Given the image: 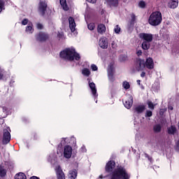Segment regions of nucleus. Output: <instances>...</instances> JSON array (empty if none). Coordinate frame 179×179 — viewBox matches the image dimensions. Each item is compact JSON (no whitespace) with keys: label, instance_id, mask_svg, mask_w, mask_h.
<instances>
[{"label":"nucleus","instance_id":"27","mask_svg":"<svg viewBox=\"0 0 179 179\" xmlns=\"http://www.w3.org/2000/svg\"><path fill=\"white\" fill-rule=\"evenodd\" d=\"M15 179H27V178L24 173L20 172L15 176Z\"/></svg>","mask_w":179,"mask_h":179},{"label":"nucleus","instance_id":"9","mask_svg":"<svg viewBox=\"0 0 179 179\" xmlns=\"http://www.w3.org/2000/svg\"><path fill=\"white\" fill-rule=\"evenodd\" d=\"M114 65H109L108 67V78L110 82H114V80H115V77H114Z\"/></svg>","mask_w":179,"mask_h":179},{"label":"nucleus","instance_id":"33","mask_svg":"<svg viewBox=\"0 0 179 179\" xmlns=\"http://www.w3.org/2000/svg\"><path fill=\"white\" fill-rule=\"evenodd\" d=\"M123 87L126 89V90H128V89L131 87V85H129V83H128L127 81H124L123 82Z\"/></svg>","mask_w":179,"mask_h":179},{"label":"nucleus","instance_id":"28","mask_svg":"<svg viewBox=\"0 0 179 179\" xmlns=\"http://www.w3.org/2000/svg\"><path fill=\"white\" fill-rule=\"evenodd\" d=\"M147 104L150 110H155V107H156V105H157L156 103L154 104L153 102H152V101L150 100L147 101Z\"/></svg>","mask_w":179,"mask_h":179},{"label":"nucleus","instance_id":"35","mask_svg":"<svg viewBox=\"0 0 179 179\" xmlns=\"http://www.w3.org/2000/svg\"><path fill=\"white\" fill-rule=\"evenodd\" d=\"M144 156L146 159H148L149 160V162L150 163H153V158H152V157H150L148 153H144Z\"/></svg>","mask_w":179,"mask_h":179},{"label":"nucleus","instance_id":"14","mask_svg":"<svg viewBox=\"0 0 179 179\" xmlns=\"http://www.w3.org/2000/svg\"><path fill=\"white\" fill-rule=\"evenodd\" d=\"M69 23L71 31V33H73L75 30H76V23L75 22V19H73V17H69Z\"/></svg>","mask_w":179,"mask_h":179},{"label":"nucleus","instance_id":"48","mask_svg":"<svg viewBox=\"0 0 179 179\" xmlns=\"http://www.w3.org/2000/svg\"><path fill=\"white\" fill-rule=\"evenodd\" d=\"M29 179H40V178H38L37 176H32Z\"/></svg>","mask_w":179,"mask_h":179},{"label":"nucleus","instance_id":"24","mask_svg":"<svg viewBox=\"0 0 179 179\" xmlns=\"http://www.w3.org/2000/svg\"><path fill=\"white\" fill-rule=\"evenodd\" d=\"M150 43L151 42H148V41H143V43H142V45H141V47H142L143 50H149V48H150Z\"/></svg>","mask_w":179,"mask_h":179},{"label":"nucleus","instance_id":"15","mask_svg":"<svg viewBox=\"0 0 179 179\" xmlns=\"http://www.w3.org/2000/svg\"><path fill=\"white\" fill-rule=\"evenodd\" d=\"M132 104H134V98L132 96H130L129 98L124 103V106L126 108L129 110V108L132 107Z\"/></svg>","mask_w":179,"mask_h":179},{"label":"nucleus","instance_id":"58","mask_svg":"<svg viewBox=\"0 0 179 179\" xmlns=\"http://www.w3.org/2000/svg\"><path fill=\"white\" fill-rule=\"evenodd\" d=\"M87 2H89V0H87Z\"/></svg>","mask_w":179,"mask_h":179},{"label":"nucleus","instance_id":"55","mask_svg":"<svg viewBox=\"0 0 179 179\" xmlns=\"http://www.w3.org/2000/svg\"><path fill=\"white\" fill-rule=\"evenodd\" d=\"M64 142H65V141H66V138H64Z\"/></svg>","mask_w":179,"mask_h":179},{"label":"nucleus","instance_id":"6","mask_svg":"<svg viewBox=\"0 0 179 179\" xmlns=\"http://www.w3.org/2000/svg\"><path fill=\"white\" fill-rule=\"evenodd\" d=\"M47 2L45 1H41L38 4V10L41 16H45L47 12Z\"/></svg>","mask_w":179,"mask_h":179},{"label":"nucleus","instance_id":"13","mask_svg":"<svg viewBox=\"0 0 179 179\" xmlns=\"http://www.w3.org/2000/svg\"><path fill=\"white\" fill-rule=\"evenodd\" d=\"M99 45L101 48H103V50L107 49L108 48V41H107V38H101L99 42Z\"/></svg>","mask_w":179,"mask_h":179},{"label":"nucleus","instance_id":"36","mask_svg":"<svg viewBox=\"0 0 179 179\" xmlns=\"http://www.w3.org/2000/svg\"><path fill=\"white\" fill-rule=\"evenodd\" d=\"M120 31H121V27H120L119 25H116L115 27V33H116V34H120Z\"/></svg>","mask_w":179,"mask_h":179},{"label":"nucleus","instance_id":"49","mask_svg":"<svg viewBox=\"0 0 179 179\" xmlns=\"http://www.w3.org/2000/svg\"><path fill=\"white\" fill-rule=\"evenodd\" d=\"M38 137V136L37 135V134H34V139H37V138Z\"/></svg>","mask_w":179,"mask_h":179},{"label":"nucleus","instance_id":"29","mask_svg":"<svg viewBox=\"0 0 179 179\" xmlns=\"http://www.w3.org/2000/svg\"><path fill=\"white\" fill-rule=\"evenodd\" d=\"M131 17V19L129 22V26H134L135 20H136V16H135V14H132Z\"/></svg>","mask_w":179,"mask_h":179},{"label":"nucleus","instance_id":"46","mask_svg":"<svg viewBox=\"0 0 179 179\" xmlns=\"http://www.w3.org/2000/svg\"><path fill=\"white\" fill-rule=\"evenodd\" d=\"M107 177H108V176H103V175H101L99 176V178L103 179V178H107Z\"/></svg>","mask_w":179,"mask_h":179},{"label":"nucleus","instance_id":"52","mask_svg":"<svg viewBox=\"0 0 179 179\" xmlns=\"http://www.w3.org/2000/svg\"><path fill=\"white\" fill-rule=\"evenodd\" d=\"M137 85L141 86V80H137Z\"/></svg>","mask_w":179,"mask_h":179},{"label":"nucleus","instance_id":"5","mask_svg":"<svg viewBox=\"0 0 179 179\" xmlns=\"http://www.w3.org/2000/svg\"><path fill=\"white\" fill-rule=\"evenodd\" d=\"M36 40L40 43H45V41L50 40V35L45 32L40 31L36 35Z\"/></svg>","mask_w":179,"mask_h":179},{"label":"nucleus","instance_id":"51","mask_svg":"<svg viewBox=\"0 0 179 179\" xmlns=\"http://www.w3.org/2000/svg\"><path fill=\"white\" fill-rule=\"evenodd\" d=\"M120 58H122V61H125V57L124 56H120Z\"/></svg>","mask_w":179,"mask_h":179},{"label":"nucleus","instance_id":"10","mask_svg":"<svg viewBox=\"0 0 179 179\" xmlns=\"http://www.w3.org/2000/svg\"><path fill=\"white\" fill-rule=\"evenodd\" d=\"M145 68L147 69H155V62H153V59L152 57H148L144 61Z\"/></svg>","mask_w":179,"mask_h":179},{"label":"nucleus","instance_id":"3","mask_svg":"<svg viewBox=\"0 0 179 179\" xmlns=\"http://www.w3.org/2000/svg\"><path fill=\"white\" fill-rule=\"evenodd\" d=\"M163 21V17L160 11H154L148 18V23L150 26H159Z\"/></svg>","mask_w":179,"mask_h":179},{"label":"nucleus","instance_id":"43","mask_svg":"<svg viewBox=\"0 0 179 179\" xmlns=\"http://www.w3.org/2000/svg\"><path fill=\"white\" fill-rule=\"evenodd\" d=\"M90 3H96V2H97V0H89V1Z\"/></svg>","mask_w":179,"mask_h":179},{"label":"nucleus","instance_id":"17","mask_svg":"<svg viewBox=\"0 0 179 179\" xmlns=\"http://www.w3.org/2000/svg\"><path fill=\"white\" fill-rule=\"evenodd\" d=\"M145 110H146L145 105H139L134 108V112L136 113V114H142Z\"/></svg>","mask_w":179,"mask_h":179},{"label":"nucleus","instance_id":"45","mask_svg":"<svg viewBox=\"0 0 179 179\" xmlns=\"http://www.w3.org/2000/svg\"><path fill=\"white\" fill-rule=\"evenodd\" d=\"M146 75V73L145 71H143L141 73V78H143L144 76H145Z\"/></svg>","mask_w":179,"mask_h":179},{"label":"nucleus","instance_id":"56","mask_svg":"<svg viewBox=\"0 0 179 179\" xmlns=\"http://www.w3.org/2000/svg\"><path fill=\"white\" fill-rule=\"evenodd\" d=\"M0 72H2V69H1V68H0Z\"/></svg>","mask_w":179,"mask_h":179},{"label":"nucleus","instance_id":"25","mask_svg":"<svg viewBox=\"0 0 179 179\" xmlns=\"http://www.w3.org/2000/svg\"><path fill=\"white\" fill-rule=\"evenodd\" d=\"M7 171L5 169V166L0 164V177H5L6 176Z\"/></svg>","mask_w":179,"mask_h":179},{"label":"nucleus","instance_id":"19","mask_svg":"<svg viewBox=\"0 0 179 179\" xmlns=\"http://www.w3.org/2000/svg\"><path fill=\"white\" fill-rule=\"evenodd\" d=\"M89 86L91 89V92H92L93 96H94V97H96V96H98V94H97V90L96 89V84H94V83H90L89 84Z\"/></svg>","mask_w":179,"mask_h":179},{"label":"nucleus","instance_id":"26","mask_svg":"<svg viewBox=\"0 0 179 179\" xmlns=\"http://www.w3.org/2000/svg\"><path fill=\"white\" fill-rule=\"evenodd\" d=\"M153 131L155 134H159V132H162V125L159 124H155L153 127Z\"/></svg>","mask_w":179,"mask_h":179},{"label":"nucleus","instance_id":"50","mask_svg":"<svg viewBox=\"0 0 179 179\" xmlns=\"http://www.w3.org/2000/svg\"><path fill=\"white\" fill-rule=\"evenodd\" d=\"M176 148L177 149H178L179 150V140L178 141L177 143H176Z\"/></svg>","mask_w":179,"mask_h":179},{"label":"nucleus","instance_id":"11","mask_svg":"<svg viewBox=\"0 0 179 179\" xmlns=\"http://www.w3.org/2000/svg\"><path fill=\"white\" fill-rule=\"evenodd\" d=\"M64 156L66 159H71V157L72 156V147L70 145L64 146Z\"/></svg>","mask_w":179,"mask_h":179},{"label":"nucleus","instance_id":"38","mask_svg":"<svg viewBox=\"0 0 179 179\" xmlns=\"http://www.w3.org/2000/svg\"><path fill=\"white\" fill-rule=\"evenodd\" d=\"M87 27H88L89 30H94V27H95L94 23L88 24Z\"/></svg>","mask_w":179,"mask_h":179},{"label":"nucleus","instance_id":"8","mask_svg":"<svg viewBox=\"0 0 179 179\" xmlns=\"http://www.w3.org/2000/svg\"><path fill=\"white\" fill-rule=\"evenodd\" d=\"M139 38L142 40L143 41H147L152 43L153 41V34H148V33H140L139 35Z\"/></svg>","mask_w":179,"mask_h":179},{"label":"nucleus","instance_id":"31","mask_svg":"<svg viewBox=\"0 0 179 179\" xmlns=\"http://www.w3.org/2000/svg\"><path fill=\"white\" fill-rule=\"evenodd\" d=\"M138 6L142 9H145V8H146V3L144 1H140L138 3Z\"/></svg>","mask_w":179,"mask_h":179},{"label":"nucleus","instance_id":"40","mask_svg":"<svg viewBox=\"0 0 179 179\" xmlns=\"http://www.w3.org/2000/svg\"><path fill=\"white\" fill-rule=\"evenodd\" d=\"M91 69H92V71H97V69H99V68H97V66H96V64H92Z\"/></svg>","mask_w":179,"mask_h":179},{"label":"nucleus","instance_id":"18","mask_svg":"<svg viewBox=\"0 0 179 179\" xmlns=\"http://www.w3.org/2000/svg\"><path fill=\"white\" fill-rule=\"evenodd\" d=\"M106 30H107V29L106 28V25H104L103 24H98L97 31L98 33H99V34H104V33H106Z\"/></svg>","mask_w":179,"mask_h":179},{"label":"nucleus","instance_id":"59","mask_svg":"<svg viewBox=\"0 0 179 179\" xmlns=\"http://www.w3.org/2000/svg\"><path fill=\"white\" fill-rule=\"evenodd\" d=\"M0 145H1V141H0Z\"/></svg>","mask_w":179,"mask_h":179},{"label":"nucleus","instance_id":"20","mask_svg":"<svg viewBox=\"0 0 179 179\" xmlns=\"http://www.w3.org/2000/svg\"><path fill=\"white\" fill-rule=\"evenodd\" d=\"M78 177V171L76 169H73L69 171V179H76Z\"/></svg>","mask_w":179,"mask_h":179},{"label":"nucleus","instance_id":"34","mask_svg":"<svg viewBox=\"0 0 179 179\" xmlns=\"http://www.w3.org/2000/svg\"><path fill=\"white\" fill-rule=\"evenodd\" d=\"M5 6V1L3 0H0V13L2 12L3 7Z\"/></svg>","mask_w":179,"mask_h":179},{"label":"nucleus","instance_id":"23","mask_svg":"<svg viewBox=\"0 0 179 179\" xmlns=\"http://www.w3.org/2000/svg\"><path fill=\"white\" fill-rule=\"evenodd\" d=\"M168 134L169 135H174L177 132V128L174 125H171L170 127H168Z\"/></svg>","mask_w":179,"mask_h":179},{"label":"nucleus","instance_id":"30","mask_svg":"<svg viewBox=\"0 0 179 179\" xmlns=\"http://www.w3.org/2000/svg\"><path fill=\"white\" fill-rule=\"evenodd\" d=\"M82 73L83 75H84V76H90V70H89V69H84L82 71Z\"/></svg>","mask_w":179,"mask_h":179},{"label":"nucleus","instance_id":"21","mask_svg":"<svg viewBox=\"0 0 179 179\" xmlns=\"http://www.w3.org/2000/svg\"><path fill=\"white\" fill-rule=\"evenodd\" d=\"M106 2L109 5V6H113V8H117L119 3L118 0H106Z\"/></svg>","mask_w":179,"mask_h":179},{"label":"nucleus","instance_id":"32","mask_svg":"<svg viewBox=\"0 0 179 179\" xmlns=\"http://www.w3.org/2000/svg\"><path fill=\"white\" fill-rule=\"evenodd\" d=\"M152 115H153V112H152V110H146L145 115V118L150 117H152Z\"/></svg>","mask_w":179,"mask_h":179},{"label":"nucleus","instance_id":"4","mask_svg":"<svg viewBox=\"0 0 179 179\" xmlns=\"http://www.w3.org/2000/svg\"><path fill=\"white\" fill-rule=\"evenodd\" d=\"M10 142V128L4 129L3 130L2 144L8 145Z\"/></svg>","mask_w":179,"mask_h":179},{"label":"nucleus","instance_id":"47","mask_svg":"<svg viewBox=\"0 0 179 179\" xmlns=\"http://www.w3.org/2000/svg\"><path fill=\"white\" fill-rule=\"evenodd\" d=\"M3 78V74L2 72H0V80H2Z\"/></svg>","mask_w":179,"mask_h":179},{"label":"nucleus","instance_id":"12","mask_svg":"<svg viewBox=\"0 0 179 179\" xmlns=\"http://www.w3.org/2000/svg\"><path fill=\"white\" fill-rule=\"evenodd\" d=\"M56 176L57 179H65V173L62 171L61 166H58L55 169Z\"/></svg>","mask_w":179,"mask_h":179},{"label":"nucleus","instance_id":"42","mask_svg":"<svg viewBox=\"0 0 179 179\" xmlns=\"http://www.w3.org/2000/svg\"><path fill=\"white\" fill-rule=\"evenodd\" d=\"M136 55L137 57H141V55H142V50H139L136 51Z\"/></svg>","mask_w":179,"mask_h":179},{"label":"nucleus","instance_id":"54","mask_svg":"<svg viewBox=\"0 0 179 179\" xmlns=\"http://www.w3.org/2000/svg\"><path fill=\"white\" fill-rule=\"evenodd\" d=\"M169 108V110H173V106H171Z\"/></svg>","mask_w":179,"mask_h":179},{"label":"nucleus","instance_id":"16","mask_svg":"<svg viewBox=\"0 0 179 179\" xmlns=\"http://www.w3.org/2000/svg\"><path fill=\"white\" fill-rule=\"evenodd\" d=\"M178 6V0H170L168 2V8L170 9H176Z\"/></svg>","mask_w":179,"mask_h":179},{"label":"nucleus","instance_id":"1","mask_svg":"<svg viewBox=\"0 0 179 179\" xmlns=\"http://www.w3.org/2000/svg\"><path fill=\"white\" fill-rule=\"evenodd\" d=\"M106 173H110V179H130L127 168L122 165H118L115 168V161H108L105 166Z\"/></svg>","mask_w":179,"mask_h":179},{"label":"nucleus","instance_id":"22","mask_svg":"<svg viewBox=\"0 0 179 179\" xmlns=\"http://www.w3.org/2000/svg\"><path fill=\"white\" fill-rule=\"evenodd\" d=\"M59 2L64 10H69V6H68V4L66 3V0H60Z\"/></svg>","mask_w":179,"mask_h":179},{"label":"nucleus","instance_id":"39","mask_svg":"<svg viewBox=\"0 0 179 179\" xmlns=\"http://www.w3.org/2000/svg\"><path fill=\"white\" fill-rule=\"evenodd\" d=\"M27 23H29V20L27 18H25L22 21V24L23 26H26V24H27Z\"/></svg>","mask_w":179,"mask_h":179},{"label":"nucleus","instance_id":"7","mask_svg":"<svg viewBox=\"0 0 179 179\" xmlns=\"http://www.w3.org/2000/svg\"><path fill=\"white\" fill-rule=\"evenodd\" d=\"M135 68L138 72L143 71V69H145V59L136 58L135 62Z\"/></svg>","mask_w":179,"mask_h":179},{"label":"nucleus","instance_id":"57","mask_svg":"<svg viewBox=\"0 0 179 179\" xmlns=\"http://www.w3.org/2000/svg\"><path fill=\"white\" fill-rule=\"evenodd\" d=\"M162 113H163V112H160V114L162 115Z\"/></svg>","mask_w":179,"mask_h":179},{"label":"nucleus","instance_id":"44","mask_svg":"<svg viewBox=\"0 0 179 179\" xmlns=\"http://www.w3.org/2000/svg\"><path fill=\"white\" fill-rule=\"evenodd\" d=\"M111 47H112V48H115V47H117V45H115V43L113 42L111 43Z\"/></svg>","mask_w":179,"mask_h":179},{"label":"nucleus","instance_id":"2","mask_svg":"<svg viewBox=\"0 0 179 179\" xmlns=\"http://www.w3.org/2000/svg\"><path fill=\"white\" fill-rule=\"evenodd\" d=\"M59 57L62 59H66L67 61H79L80 59V55L76 52L74 48H66L64 50L59 52Z\"/></svg>","mask_w":179,"mask_h":179},{"label":"nucleus","instance_id":"53","mask_svg":"<svg viewBox=\"0 0 179 179\" xmlns=\"http://www.w3.org/2000/svg\"><path fill=\"white\" fill-rule=\"evenodd\" d=\"M58 37H59V38H62V34H58Z\"/></svg>","mask_w":179,"mask_h":179},{"label":"nucleus","instance_id":"41","mask_svg":"<svg viewBox=\"0 0 179 179\" xmlns=\"http://www.w3.org/2000/svg\"><path fill=\"white\" fill-rule=\"evenodd\" d=\"M36 27H37V29H38V30H43V26L41 24V23H38L37 24V25H36Z\"/></svg>","mask_w":179,"mask_h":179},{"label":"nucleus","instance_id":"37","mask_svg":"<svg viewBox=\"0 0 179 179\" xmlns=\"http://www.w3.org/2000/svg\"><path fill=\"white\" fill-rule=\"evenodd\" d=\"M26 31H29V33H33V27L31 25H28L26 27Z\"/></svg>","mask_w":179,"mask_h":179}]
</instances>
